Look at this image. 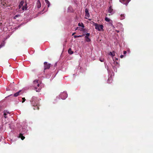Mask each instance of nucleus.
Returning a JSON list of instances; mask_svg holds the SVG:
<instances>
[{"mask_svg": "<svg viewBox=\"0 0 153 153\" xmlns=\"http://www.w3.org/2000/svg\"><path fill=\"white\" fill-rule=\"evenodd\" d=\"M12 94H10V95L8 96V97L10 96H12Z\"/></svg>", "mask_w": 153, "mask_h": 153, "instance_id": "40", "label": "nucleus"}, {"mask_svg": "<svg viewBox=\"0 0 153 153\" xmlns=\"http://www.w3.org/2000/svg\"><path fill=\"white\" fill-rule=\"evenodd\" d=\"M75 75V74H74V79H75V78H76L75 76H74Z\"/></svg>", "mask_w": 153, "mask_h": 153, "instance_id": "37", "label": "nucleus"}, {"mask_svg": "<svg viewBox=\"0 0 153 153\" xmlns=\"http://www.w3.org/2000/svg\"><path fill=\"white\" fill-rule=\"evenodd\" d=\"M94 25L95 26V28L98 31H103V26L102 25H99L97 23H94Z\"/></svg>", "mask_w": 153, "mask_h": 153, "instance_id": "4", "label": "nucleus"}, {"mask_svg": "<svg viewBox=\"0 0 153 153\" xmlns=\"http://www.w3.org/2000/svg\"><path fill=\"white\" fill-rule=\"evenodd\" d=\"M22 99L23 100V101H22V102L23 103L26 100L25 99V97L22 98Z\"/></svg>", "mask_w": 153, "mask_h": 153, "instance_id": "26", "label": "nucleus"}, {"mask_svg": "<svg viewBox=\"0 0 153 153\" xmlns=\"http://www.w3.org/2000/svg\"><path fill=\"white\" fill-rule=\"evenodd\" d=\"M39 100L37 97L33 96L30 100V102L32 105L33 107H36L37 109L39 110Z\"/></svg>", "mask_w": 153, "mask_h": 153, "instance_id": "1", "label": "nucleus"}, {"mask_svg": "<svg viewBox=\"0 0 153 153\" xmlns=\"http://www.w3.org/2000/svg\"><path fill=\"white\" fill-rule=\"evenodd\" d=\"M33 83L34 84V86L35 87V88L36 91V92H39L41 89V87H40L39 88H37L36 87V86H37L38 87H39V84L38 83V80H36L34 81Z\"/></svg>", "mask_w": 153, "mask_h": 153, "instance_id": "3", "label": "nucleus"}, {"mask_svg": "<svg viewBox=\"0 0 153 153\" xmlns=\"http://www.w3.org/2000/svg\"><path fill=\"white\" fill-rule=\"evenodd\" d=\"M124 56L123 55H121L120 56V58H122Z\"/></svg>", "mask_w": 153, "mask_h": 153, "instance_id": "33", "label": "nucleus"}, {"mask_svg": "<svg viewBox=\"0 0 153 153\" xmlns=\"http://www.w3.org/2000/svg\"><path fill=\"white\" fill-rule=\"evenodd\" d=\"M4 115L5 118H6L7 117V115L8 114H10V112L6 110H4L3 111Z\"/></svg>", "mask_w": 153, "mask_h": 153, "instance_id": "9", "label": "nucleus"}, {"mask_svg": "<svg viewBox=\"0 0 153 153\" xmlns=\"http://www.w3.org/2000/svg\"><path fill=\"white\" fill-rule=\"evenodd\" d=\"M126 53H127V52H126V51H123V54H126Z\"/></svg>", "mask_w": 153, "mask_h": 153, "instance_id": "32", "label": "nucleus"}, {"mask_svg": "<svg viewBox=\"0 0 153 153\" xmlns=\"http://www.w3.org/2000/svg\"><path fill=\"white\" fill-rule=\"evenodd\" d=\"M75 33H73V34H72V35H74V34H75Z\"/></svg>", "mask_w": 153, "mask_h": 153, "instance_id": "39", "label": "nucleus"}, {"mask_svg": "<svg viewBox=\"0 0 153 153\" xmlns=\"http://www.w3.org/2000/svg\"><path fill=\"white\" fill-rule=\"evenodd\" d=\"M85 18L87 19L88 18H89L90 16V15L89 13L88 12V9L87 8H85Z\"/></svg>", "mask_w": 153, "mask_h": 153, "instance_id": "7", "label": "nucleus"}, {"mask_svg": "<svg viewBox=\"0 0 153 153\" xmlns=\"http://www.w3.org/2000/svg\"><path fill=\"white\" fill-rule=\"evenodd\" d=\"M57 65V63H56L55 64V66H56Z\"/></svg>", "mask_w": 153, "mask_h": 153, "instance_id": "38", "label": "nucleus"}, {"mask_svg": "<svg viewBox=\"0 0 153 153\" xmlns=\"http://www.w3.org/2000/svg\"><path fill=\"white\" fill-rule=\"evenodd\" d=\"M33 109L34 110H38L37 109V107H33Z\"/></svg>", "mask_w": 153, "mask_h": 153, "instance_id": "28", "label": "nucleus"}, {"mask_svg": "<svg viewBox=\"0 0 153 153\" xmlns=\"http://www.w3.org/2000/svg\"><path fill=\"white\" fill-rule=\"evenodd\" d=\"M85 38L86 41L87 42H89L91 41V39H89L88 37L85 36Z\"/></svg>", "mask_w": 153, "mask_h": 153, "instance_id": "17", "label": "nucleus"}, {"mask_svg": "<svg viewBox=\"0 0 153 153\" xmlns=\"http://www.w3.org/2000/svg\"><path fill=\"white\" fill-rule=\"evenodd\" d=\"M11 124H9V126L11 129Z\"/></svg>", "mask_w": 153, "mask_h": 153, "instance_id": "29", "label": "nucleus"}, {"mask_svg": "<svg viewBox=\"0 0 153 153\" xmlns=\"http://www.w3.org/2000/svg\"><path fill=\"white\" fill-rule=\"evenodd\" d=\"M112 53L113 54H115V52L114 51H113V52H112Z\"/></svg>", "mask_w": 153, "mask_h": 153, "instance_id": "34", "label": "nucleus"}, {"mask_svg": "<svg viewBox=\"0 0 153 153\" xmlns=\"http://www.w3.org/2000/svg\"><path fill=\"white\" fill-rule=\"evenodd\" d=\"M19 137L21 138L22 140H23L25 138V137L23 136V134L22 133L19 134Z\"/></svg>", "mask_w": 153, "mask_h": 153, "instance_id": "16", "label": "nucleus"}, {"mask_svg": "<svg viewBox=\"0 0 153 153\" xmlns=\"http://www.w3.org/2000/svg\"><path fill=\"white\" fill-rule=\"evenodd\" d=\"M24 3V1H22L19 4V8L20 9L23 6Z\"/></svg>", "mask_w": 153, "mask_h": 153, "instance_id": "13", "label": "nucleus"}, {"mask_svg": "<svg viewBox=\"0 0 153 153\" xmlns=\"http://www.w3.org/2000/svg\"><path fill=\"white\" fill-rule=\"evenodd\" d=\"M68 12H73V10L71 7H69L68 9Z\"/></svg>", "mask_w": 153, "mask_h": 153, "instance_id": "12", "label": "nucleus"}, {"mask_svg": "<svg viewBox=\"0 0 153 153\" xmlns=\"http://www.w3.org/2000/svg\"><path fill=\"white\" fill-rule=\"evenodd\" d=\"M36 6L38 8H40L41 7V4L39 0H38L36 4Z\"/></svg>", "mask_w": 153, "mask_h": 153, "instance_id": "10", "label": "nucleus"}, {"mask_svg": "<svg viewBox=\"0 0 153 153\" xmlns=\"http://www.w3.org/2000/svg\"><path fill=\"white\" fill-rule=\"evenodd\" d=\"M68 94L66 92L61 93L59 95V97L62 100L65 99L67 97Z\"/></svg>", "mask_w": 153, "mask_h": 153, "instance_id": "6", "label": "nucleus"}, {"mask_svg": "<svg viewBox=\"0 0 153 153\" xmlns=\"http://www.w3.org/2000/svg\"><path fill=\"white\" fill-rule=\"evenodd\" d=\"M43 10H42V11H41V12H40L39 13H39V14H43V13L42 12H43Z\"/></svg>", "mask_w": 153, "mask_h": 153, "instance_id": "30", "label": "nucleus"}, {"mask_svg": "<svg viewBox=\"0 0 153 153\" xmlns=\"http://www.w3.org/2000/svg\"><path fill=\"white\" fill-rule=\"evenodd\" d=\"M68 53L70 54H71L73 53V52L71 51V48H70L68 49Z\"/></svg>", "mask_w": 153, "mask_h": 153, "instance_id": "19", "label": "nucleus"}, {"mask_svg": "<svg viewBox=\"0 0 153 153\" xmlns=\"http://www.w3.org/2000/svg\"><path fill=\"white\" fill-rule=\"evenodd\" d=\"M1 108V106H0V109Z\"/></svg>", "mask_w": 153, "mask_h": 153, "instance_id": "41", "label": "nucleus"}, {"mask_svg": "<svg viewBox=\"0 0 153 153\" xmlns=\"http://www.w3.org/2000/svg\"><path fill=\"white\" fill-rule=\"evenodd\" d=\"M45 1L46 3L48 4V7H49L50 5V3L48 0H45Z\"/></svg>", "mask_w": 153, "mask_h": 153, "instance_id": "18", "label": "nucleus"}, {"mask_svg": "<svg viewBox=\"0 0 153 153\" xmlns=\"http://www.w3.org/2000/svg\"><path fill=\"white\" fill-rule=\"evenodd\" d=\"M90 34L89 33H87L86 34V36H87V37H89L90 36Z\"/></svg>", "mask_w": 153, "mask_h": 153, "instance_id": "27", "label": "nucleus"}, {"mask_svg": "<svg viewBox=\"0 0 153 153\" xmlns=\"http://www.w3.org/2000/svg\"><path fill=\"white\" fill-rule=\"evenodd\" d=\"M113 9L112 8L111 6H110L108 9V12L110 13H112L113 12Z\"/></svg>", "mask_w": 153, "mask_h": 153, "instance_id": "14", "label": "nucleus"}, {"mask_svg": "<svg viewBox=\"0 0 153 153\" xmlns=\"http://www.w3.org/2000/svg\"><path fill=\"white\" fill-rule=\"evenodd\" d=\"M4 43H2L0 45V46L1 48L4 45Z\"/></svg>", "mask_w": 153, "mask_h": 153, "instance_id": "24", "label": "nucleus"}, {"mask_svg": "<svg viewBox=\"0 0 153 153\" xmlns=\"http://www.w3.org/2000/svg\"><path fill=\"white\" fill-rule=\"evenodd\" d=\"M27 4H26L25 5L23 6L22 8V10H27Z\"/></svg>", "mask_w": 153, "mask_h": 153, "instance_id": "15", "label": "nucleus"}, {"mask_svg": "<svg viewBox=\"0 0 153 153\" xmlns=\"http://www.w3.org/2000/svg\"><path fill=\"white\" fill-rule=\"evenodd\" d=\"M21 15L19 14L16 15L13 18L14 19H16L17 17H19Z\"/></svg>", "mask_w": 153, "mask_h": 153, "instance_id": "22", "label": "nucleus"}, {"mask_svg": "<svg viewBox=\"0 0 153 153\" xmlns=\"http://www.w3.org/2000/svg\"><path fill=\"white\" fill-rule=\"evenodd\" d=\"M44 72H45V70L47 69H49L52 65L50 63H48L47 62H45L44 63Z\"/></svg>", "mask_w": 153, "mask_h": 153, "instance_id": "5", "label": "nucleus"}, {"mask_svg": "<svg viewBox=\"0 0 153 153\" xmlns=\"http://www.w3.org/2000/svg\"><path fill=\"white\" fill-rule=\"evenodd\" d=\"M120 2L123 4H126L127 5V4L129 2V0H119Z\"/></svg>", "mask_w": 153, "mask_h": 153, "instance_id": "8", "label": "nucleus"}, {"mask_svg": "<svg viewBox=\"0 0 153 153\" xmlns=\"http://www.w3.org/2000/svg\"><path fill=\"white\" fill-rule=\"evenodd\" d=\"M78 26L79 27H77V30H79L80 31H82L84 33H85L86 30L84 28V25L82 23H79L78 24Z\"/></svg>", "mask_w": 153, "mask_h": 153, "instance_id": "2", "label": "nucleus"}, {"mask_svg": "<svg viewBox=\"0 0 153 153\" xmlns=\"http://www.w3.org/2000/svg\"><path fill=\"white\" fill-rule=\"evenodd\" d=\"M21 90H20L18 92H17L16 93L14 94L13 96L15 97H16L18 96L19 95H20V94H22V93H21Z\"/></svg>", "mask_w": 153, "mask_h": 153, "instance_id": "11", "label": "nucleus"}, {"mask_svg": "<svg viewBox=\"0 0 153 153\" xmlns=\"http://www.w3.org/2000/svg\"><path fill=\"white\" fill-rule=\"evenodd\" d=\"M100 61L101 62H103L104 61V59L103 58H100Z\"/></svg>", "mask_w": 153, "mask_h": 153, "instance_id": "25", "label": "nucleus"}, {"mask_svg": "<svg viewBox=\"0 0 153 153\" xmlns=\"http://www.w3.org/2000/svg\"><path fill=\"white\" fill-rule=\"evenodd\" d=\"M3 5L4 6V7H7V4L6 3H5L4 4H3Z\"/></svg>", "mask_w": 153, "mask_h": 153, "instance_id": "31", "label": "nucleus"}, {"mask_svg": "<svg viewBox=\"0 0 153 153\" xmlns=\"http://www.w3.org/2000/svg\"><path fill=\"white\" fill-rule=\"evenodd\" d=\"M109 54L112 57L114 56H115V54H113L111 52H109Z\"/></svg>", "mask_w": 153, "mask_h": 153, "instance_id": "23", "label": "nucleus"}, {"mask_svg": "<svg viewBox=\"0 0 153 153\" xmlns=\"http://www.w3.org/2000/svg\"><path fill=\"white\" fill-rule=\"evenodd\" d=\"M125 17L124 14H122L120 15V19L123 20L125 19Z\"/></svg>", "mask_w": 153, "mask_h": 153, "instance_id": "20", "label": "nucleus"}, {"mask_svg": "<svg viewBox=\"0 0 153 153\" xmlns=\"http://www.w3.org/2000/svg\"><path fill=\"white\" fill-rule=\"evenodd\" d=\"M81 37V36H80V35L77 36V37Z\"/></svg>", "mask_w": 153, "mask_h": 153, "instance_id": "36", "label": "nucleus"}, {"mask_svg": "<svg viewBox=\"0 0 153 153\" xmlns=\"http://www.w3.org/2000/svg\"><path fill=\"white\" fill-rule=\"evenodd\" d=\"M74 37L75 38H76V35H75L74 36Z\"/></svg>", "mask_w": 153, "mask_h": 153, "instance_id": "35", "label": "nucleus"}, {"mask_svg": "<svg viewBox=\"0 0 153 153\" xmlns=\"http://www.w3.org/2000/svg\"><path fill=\"white\" fill-rule=\"evenodd\" d=\"M105 21L109 22L110 21V19L108 18L107 17H105Z\"/></svg>", "mask_w": 153, "mask_h": 153, "instance_id": "21", "label": "nucleus"}]
</instances>
